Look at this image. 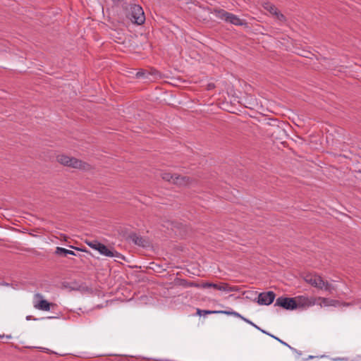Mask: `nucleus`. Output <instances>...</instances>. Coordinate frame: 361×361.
<instances>
[{"label":"nucleus","mask_w":361,"mask_h":361,"mask_svg":"<svg viewBox=\"0 0 361 361\" xmlns=\"http://www.w3.org/2000/svg\"><path fill=\"white\" fill-rule=\"evenodd\" d=\"M4 337V336H0V338Z\"/></svg>","instance_id":"29"},{"label":"nucleus","mask_w":361,"mask_h":361,"mask_svg":"<svg viewBox=\"0 0 361 361\" xmlns=\"http://www.w3.org/2000/svg\"><path fill=\"white\" fill-rule=\"evenodd\" d=\"M180 286L184 287H195V288H201L202 284H199L195 282L188 281L187 280L182 279L179 283Z\"/></svg>","instance_id":"17"},{"label":"nucleus","mask_w":361,"mask_h":361,"mask_svg":"<svg viewBox=\"0 0 361 361\" xmlns=\"http://www.w3.org/2000/svg\"><path fill=\"white\" fill-rule=\"evenodd\" d=\"M211 13L216 18L234 25H245V20L240 19L238 16L227 12L224 9H214Z\"/></svg>","instance_id":"2"},{"label":"nucleus","mask_w":361,"mask_h":361,"mask_svg":"<svg viewBox=\"0 0 361 361\" xmlns=\"http://www.w3.org/2000/svg\"><path fill=\"white\" fill-rule=\"evenodd\" d=\"M262 6L281 23H285L286 21L285 16L271 3L268 1L264 2Z\"/></svg>","instance_id":"8"},{"label":"nucleus","mask_w":361,"mask_h":361,"mask_svg":"<svg viewBox=\"0 0 361 361\" xmlns=\"http://www.w3.org/2000/svg\"><path fill=\"white\" fill-rule=\"evenodd\" d=\"M6 338H11V335H9V336H6Z\"/></svg>","instance_id":"28"},{"label":"nucleus","mask_w":361,"mask_h":361,"mask_svg":"<svg viewBox=\"0 0 361 361\" xmlns=\"http://www.w3.org/2000/svg\"><path fill=\"white\" fill-rule=\"evenodd\" d=\"M114 3H118L121 0H112Z\"/></svg>","instance_id":"26"},{"label":"nucleus","mask_w":361,"mask_h":361,"mask_svg":"<svg viewBox=\"0 0 361 361\" xmlns=\"http://www.w3.org/2000/svg\"><path fill=\"white\" fill-rule=\"evenodd\" d=\"M275 296L273 291L261 293L258 295L257 302L262 305H269L274 302Z\"/></svg>","instance_id":"11"},{"label":"nucleus","mask_w":361,"mask_h":361,"mask_svg":"<svg viewBox=\"0 0 361 361\" xmlns=\"http://www.w3.org/2000/svg\"><path fill=\"white\" fill-rule=\"evenodd\" d=\"M97 244H101V243L97 241V240H94V241H92L90 243H88L89 246L93 249L95 250V247H97Z\"/></svg>","instance_id":"20"},{"label":"nucleus","mask_w":361,"mask_h":361,"mask_svg":"<svg viewBox=\"0 0 361 361\" xmlns=\"http://www.w3.org/2000/svg\"><path fill=\"white\" fill-rule=\"evenodd\" d=\"M252 326H253L255 328H256V329H259V331H261L262 333L266 334H267V335H269V333L266 332L265 331H264V330L261 329H260L259 327H258L256 324H254V325H252Z\"/></svg>","instance_id":"24"},{"label":"nucleus","mask_w":361,"mask_h":361,"mask_svg":"<svg viewBox=\"0 0 361 361\" xmlns=\"http://www.w3.org/2000/svg\"><path fill=\"white\" fill-rule=\"evenodd\" d=\"M55 253L59 255H63L64 257L67 255H75V252L73 250H68L63 247H57L56 249Z\"/></svg>","instance_id":"15"},{"label":"nucleus","mask_w":361,"mask_h":361,"mask_svg":"<svg viewBox=\"0 0 361 361\" xmlns=\"http://www.w3.org/2000/svg\"><path fill=\"white\" fill-rule=\"evenodd\" d=\"M252 326H253L255 328H256V329H259V331H261L262 333L266 334H267V335H269V333L266 332L265 331H264V330L261 329H260L259 327H258L256 324H254V325H252Z\"/></svg>","instance_id":"23"},{"label":"nucleus","mask_w":361,"mask_h":361,"mask_svg":"<svg viewBox=\"0 0 361 361\" xmlns=\"http://www.w3.org/2000/svg\"><path fill=\"white\" fill-rule=\"evenodd\" d=\"M161 177L164 180L180 186H187L191 184L189 178L178 175H173L170 173H163Z\"/></svg>","instance_id":"5"},{"label":"nucleus","mask_w":361,"mask_h":361,"mask_svg":"<svg viewBox=\"0 0 361 361\" xmlns=\"http://www.w3.org/2000/svg\"><path fill=\"white\" fill-rule=\"evenodd\" d=\"M126 16L133 23L141 25L145 21V16L142 8L136 4H125L123 5Z\"/></svg>","instance_id":"1"},{"label":"nucleus","mask_w":361,"mask_h":361,"mask_svg":"<svg viewBox=\"0 0 361 361\" xmlns=\"http://www.w3.org/2000/svg\"><path fill=\"white\" fill-rule=\"evenodd\" d=\"M274 305L280 306L286 310H294L297 308V301L293 298L279 297Z\"/></svg>","instance_id":"7"},{"label":"nucleus","mask_w":361,"mask_h":361,"mask_svg":"<svg viewBox=\"0 0 361 361\" xmlns=\"http://www.w3.org/2000/svg\"><path fill=\"white\" fill-rule=\"evenodd\" d=\"M56 159L61 164L73 169L88 170L90 168L88 164L83 162L76 158L71 157L65 154L58 155Z\"/></svg>","instance_id":"3"},{"label":"nucleus","mask_w":361,"mask_h":361,"mask_svg":"<svg viewBox=\"0 0 361 361\" xmlns=\"http://www.w3.org/2000/svg\"><path fill=\"white\" fill-rule=\"evenodd\" d=\"M297 301V307H310L316 304V299L307 295H299L295 298Z\"/></svg>","instance_id":"9"},{"label":"nucleus","mask_w":361,"mask_h":361,"mask_svg":"<svg viewBox=\"0 0 361 361\" xmlns=\"http://www.w3.org/2000/svg\"><path fill=\"white\" fill-rule=\"evenodd\" d=\"M230 314H233L237 317H239L242 320H243V318H245L244 317H243L241 314H240L238 312H229Z\"/></svg>","instance_id":"21"},{"label":"nucleus","mask_w":361,"mask_h":361,"mask_svg":"<svg viewBox=\"0 0 361 361\" xmlns=\"http://www.w3.org/2000/svg\"><path fill=\"white\" fill-rule=\"evenodd\" d=\"M243 320L252 326L254 325V323L252 321L249 320L248 319L243 318Z\"/></svg>","instance_id":"22"},{"label":"nucleus","mask_w":361,"mask_h":361,"mask_svg":"<svg viewBox=\"0 0 361 361\" xmlns=\"http://www.w3.org/2000/svg\"><path fill=\"white\" fill-rule=\"evenodd\" d=\"M133 240L135 241V243L136 244H140V243L138 241H140L141 239H140L138 237H136V239H133Z\"/></svg>","instance_id":"25"},{"label":"nucleus","mask_w":361,"mask_h":361,"mask_svg":"<svg viewBox=\"0 0 361 361\" xmlns=\"http://www.w3.org/2000/svg\"><path fill=\"white\" fill-rule=\"evenodd\" d=\"M319 300H321L320 305L324 307H329V306H337L338 304V302L335 300L329 299L326 298H319Z\"/></svg>","instance_id":"14"},{"label":"nucleus","mask_w":361,"mask_h":361,"mask_svg":"<svg viewBox=\"0 0 361 361\" xmlns=\"http://www.w3.org/2000/svg\"><path fill=\"white\" fill-rule=\"evenodd\" d=\"M197 314L200 316L205 315V314H230L229 311H216V310H202L200 309H197Z\"/></svg>","instance_id":"16"},{"label":"nucleus","mask_w":361,"mask_h":361,"mask_svg":"<svg viewBox=\"0 0 361 361\" xmlns=\"http://www.w3.org/2000/svg\"><path fill=\"white\" fill-rule=\"evenodd\" d=\"M239 102L243 104L246 108L250 109H254L259 105L256 97L254 95L247 93L241 98Z\"/></svg>","instance_id":"12"},{"label":"nucleus","mask_w":361,"mask_h":361,"mask_svg":"<svg viewBox=\"0 0 361 361\" xmlns=\"http://www.w3.org/2000/svg\"><path fill=\"white\" fill-rule=\"evenodd\" d=\"M269 336H270L271 337L274 338V339L277 340L279 342H280L281 343H282L283 345L288 347L289 348L292 349V348L288 344L286 343V342L283 341L282 340H281L280 338L273 336V335H271V334H269Z\"/></svg>","instance_id":"19"},{"label":"nucleus","mask_w":361,"mask_h":361,"mask_svg":"<svg viewBox=\"0 0 361 361\" xmlns=\"http://www.w3.org/2000/svg\"><path fill=\"white\" fill-rule=\"evenodd\" d=\"M97 247H95L96 250H98L99 252L106 257H117L119 259H123V256L120 254L119 252L116 251H112L109 250L105 245L101 243L97 244Z\"/></svg>","instance_id":"10"},{"label":"nucleus","mask_w":361,"mask_h":361,"mask_svg":"<svg viewBox=\"0 0 361 361\" xmlns=\"http://www.w3.org/2000/svg\"><path fill=\"white\" fill-rule=\"evenodd\" d=\"M30 318H31V317H30V316H27V317H26V319H27V320H30Z\"/></svg>","instance_id":"27"},{"label":"nucleus","mask_w":361,"mask_h":361,"mask_svg":"<svg viewBox=\"0 0 361 361\" xmlns=\"http://www.w3.org/2000/svg\"><path fill=\"white\" fill-rule=\"evenodd\" d=\"M50 306L51 303L44 299H42L38 303L34 305L36 309L44 311H49L50 310Z\"/></svg>","instance_id":"13"},{"label":"nucleus","mask_w":361,"mask_h":361,"mask_svg":"<svg viewBox=\"0 0 361 361\" xmlns=\"http://www.w3.org/2000/svg\"><path fill=\"white\" fill-rule=\"evenodd\" d=\"M202 288H213L224 292H238L240 288L238 286H231L227 283H204L201 285Z\"/></svg>","instance_id":"6"},{"label":"nucleus","mask_w":361,"mask_h":361,"mask_svg":"<svg viewBox=\"0 0 361 361\" xmlns=\"http://www.w3.org/2000/svg\"><path fill=\"white\" fill-rule=\"evenodd\" d=\"M331 60L328 59H324L322 64L326 66L329 69H333V67L331 66Z\"/></svg>","instance_id":"18"},{"label":"nucleus","mask_w":361,"mask_h":361,"mask_svg":"<svg viewBox=\"0 0 361 361\" xmlns=\"http://www.w3.org/2000/svg\"><path fill=\"white\" fill-rule=\"evenodd\" d=\"M304 279L307 283L318 289L329 292H331L334 289L332 285L327 281H324L319 275L309 274L304 277Z\"/></svg>","instance_id":"4"}]
</instances>
